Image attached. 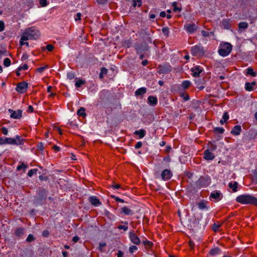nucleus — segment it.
<instances>
[{
  "instance_id": "f257e3e1",
  "label": "nucleus",
  "mask_w": 257,
  "mask_h": 257,
  "mask_svg": "<svg viewBox=\"0 0 257 257\" xmlns=\"http://www.w3.org/2000/svg\"><path fill=\"white\" fill-rule=\"evenodd\" d=\"M235 200L237 202L242 204L257 206V198L248 194L239 195L236 197Z\"/></svg>"
},
{
  "instance_id": "f03ea898",
  "label": "nucleus",
  "mask_w": 257,
  "mask_h": 257,
  "mask_svg": "<svg viewBox=\"0 0 257 257\" xmlns=\"http://www.w3.org/2000/svg\"><path fill=\"white\" fill-rule=\"evenodd\" d=\"M22 35L23 40H35L39 38L40 33L37 28L32 27L26 29Z\"/></svg>"
},
{
  "instance_id": "7ed1b4c3",
  "label": "nucleus",
  "mask_w": 257,
  "mask_h": 257,
  "mask_svg": "<svg viewBox=\"0 0 257 257\" xmlns=\"http://www.w3.org/2000/svg\"><path fill=\"white\" fill-rule=\"evenodd\" d=\"M232 50V46L229 43H224L220 44L218 50L219 54L222 57H226L228 55Z\"/></svg>"
},
{
  "instance_id": "20e7f679",
  "label": "nucleus",
  "mask_w": 257,
  "mask_h": 257,
  "mask_svg": "<svg viewBox=\"0 0 257 257\" xmlns=\"http://www.w3.org/2000/svg\"><path fill=\"white\" fill-rule=\"evenodd\" d=\"M48 191L44 188H40L37 190V196L35 199V203L38 204L41 201L46 200Z\"/></svg>"
},
{
  "instance_id": "39448f33",
  "label": "nucleus",
  "mask_w": 257,
  "mask_h": 257,
  "mask_svg": "<svg viewBox=\"0 0 257 257\" xmlns=\"http://www.w3.org/2000/svg\"><path fill=\"white\" fill-rule=\"evenodd\" d=\"M191 52L194 56H201L204 54V48L201 45H196L192 47Z\"/></svg>"
},
{
  "instance_id": "423d86ee",
  "label": "nucleus",
  "mask_w": 257,
  "mask_h": 257,
  "mask_svg": "<svg viewBox=\"0 0 257 257\" xmlns=\"http://www.w3.org/2000/svg\"><path fill=\"white\" fill-rule=\"evenodd\" d=\"M28 83L25 81L19 83L16 88V91L20 93H23L27 90Z\"/></svg>"
},
{
  "instance_id": "0eeeda50",
  "label": "nucleus",
  "mask_w": 257,
  "mask_h": 257,
  "mask_svg": "<svg viewBox=\"0 0 257 257\" xmlns=\"http://www.w3.org/2000/svg\"><path fill=\"white\" fill-rule=\"evenodd\" d=\"M8 111L10 113V117L14 119H20L22 116V110L20 109L16 111L9 109Z\"/></svg>"
},
{
  "instance_id": "6e6552de",
  "label": "nucleus",
  "mask_w": 257,
  "mask_h": 257,
  "mask_svg": "<svg viewBox=\"0 0 257 257\" xmlns=\"http://www.w3.org/2000/svg\"><path fill=\"white\" fill-rule=\"evenodd\" d=\"M222 195L220 191L216 190L210 193L209 199L210 200L214 199V201H218L222 198Z\"/></svg>"
},
{
  "instance_id": "1a4fd4ad",
  "label": "nucleus",
  "mask_w": 257,
  "mask_h": 257,
  "mask_svg": "<svg viewBox=\"0 0 257 257\" xmlns=\"http://www.w3.org/2000/svg\"><path fill=\"white\" fill-rule=\"evenodd\" d=\"M129 237L131 241L135 244L139 245L141 243L140 238L136 235L134 231H130Z\"/></svg>"
},
{
  "instance_id": "9d476101",
  "label": "nucleus",
  "mask_w": 257,
  "mask_h": 257,
  "mask_svg": "<svg viewBox=\"0 0 257 257\" xmlns=\"http://www.w3.org/2000/svg\"><path fill=\"white\" fill-rule=\"evenodd\" d=\"M184 28L188 33L191 34L197 30L198 27L195 24L189 23L185 24Z\"/></svg>"
},
{
  "instance_id": "9b49d317",
  "label": "nucleus",
  "mask_w": 257,
  "mask_h": 257,
  "mask_svg": "<svg viewBox=\"0 0 257 257\" xmlns=\"http://www.w3.org/2000/svg\"><path fill=\"white\" fill-rule=\"evenodd\" d=\"M172 176V174L170 170L168 169H165L161 173V178L164 181H167L169 180Z\"/></svg>"
},
{
  "instance_id": "f8f14e48",
  "label": "nucleus",
  "mask_w": 257,
  "mask_h": 257,
  "mask_svg": "<svg viewBox=\"0 0 257 257\" xmlns=\"http://www.w3.org/2000/svg\"><path fill=\"white\" fill-rule=\"evenodd\" d=\"M193 77H198L200 74L202 72L203 69L199 66H196L191 69Z\"/></svg>"
},
{
  "instance_id": "ddd939ff",
  "label": "nucleus",
  "mask_w": 257,
  "mask_h": 257,
  "mask_svg": "<svg viewBox=\"0 0 257 257\" xmlns=\"http://www.w3.org/2000/svg\"><path fill=\"white\" fill-rule=\"evenodd\" d=\"M89 201L92 205L95 206H98L101 204V202L95 196H91L89 197Z\"/></svg>"
},
{
  "instance_id": "4468645a",
  "label": "nucleus",
  "mask_w": 257,
  "mask_h": 257,
  "mask_svg": "<svg viewBox=\"0 0 257 257\" xmlns=\"http://www.w3.org/2000/svg\"><path fill=\"white\" fill-rule=\"evenodd\" d=\"M203 158L206 160L211 161L214 159L215 156L209 150H206L204 151Z\"/></svg>"
},
{
  "instance_id": "2eb2a0df",
  "label": "nucleus",
  "mask_w": 257,
  "mask_h": 257,
  "mask_svg": "<svg viewBox=\"0 0 257 257\" xmlns=\"http://www.w3.org/2000/svg\"><path fill=\"white\" fill-rule=\"evenodd\" d=\"M241 132V127L240 125H235L230 132V133L234 136L239 135Z\"/></svg>"
},
{
  "instance_id": "dca6fc26",
  "label": "nucleus",
  "mask_w": 257,
  "mask_h": 257,
  "mask_svg": "<svg viewBox=\"0 0 257 257\" xmlns=\"http://www.w3.org/2000/svg\"><path fill=\"white\" fill-rule=\"evenodd\" d=\"M14 139L13 145L17 146L22 145L24 144V139L21 138L20 136L17 135L15 138Z\"/></svg>"
},
{
  "instance_id": "f3484780",
  "label": "nucleus",
  "mask_w": 257,
  "mask_h": 257,
  "mask_svg": "<svg viewBox=\"0 0 257 257\" xmlns=\"http://www.w3.org/2000/svg\"><path fill=\"white\" fill-rule=\"evenodd\" d=\"M148 103L152 105H156L157 103V98L155 96H150L148 98Z\"/></svg>"
},
{
  "instance_id": "a211bd4d",
  "label": "nucleus",
  "mask_w": 257,
  "mask_h": 257,
  "mask_svg": "<svg viewBox=\"0 0 257 257\" xmlns=\"http://www.w3.org/2000/svg\"><path fill=\"white\" fill-rule=\"evenodd\" d=\"M255 82H252L251 83L246 82L245 84V89L248 91H251L253 90V87L255 85Z\"/></svg>"
},
{
  "instance_id": "6ab92c4d",
  "label": "nucleus",
  "mask_w": 257,
  "mask_h": 257,
  "mask_svg": "<svg viewBox=\"0 0 257 257\" xmlns=\"http://www.w3.org/2000/svg\"><path fill=\"white\" fill-rule=\"evenodd\" d=\"M228 187L232 189L233 192H235L237 190L238 183L237 182H230L228 184Z\"/></svg>"
},
{
  "instance_id": "aec40b11",
  "label": "nucleus",
  "mask_w": 257,
  "mask_h": 257,
  "mask_svg": "<svg viewBox=\"0 0 257 257\" xmlns=\"http://www.w3.org/2000/svg\"><path fill=\"white\" fill-rule=\"evenodd\" d=\"M147 91V88L146 87H141L135 91V95L136 96L142 95L145 94Z\"/></svg>"
},
{
  "instance_id": "412c9836",
  "label": "nucleus",
  "mask_w": 257,
  "mask_h": 257,
  "mask_svg": "<svg viewBox=\"0 0 257 257\" xmlns=\"http://www.w3.org/2000/svg\"><path fill=\"white\" fill-rule=\"evenodd\" d=\"M121 212L126 215H132L133 214V211L126 206L121 208Z\"/></svg>"
},
{
  "instance_id": "4be33fe9",
  "label": "nucleus",
  "mask_w": 257,
  "mask_h": 257,
  "mask_svg": "<svg viewBox=\"0 0 257 257\" xmlns=\"http://www.w3.org/2000/svg\"><path fill=\"white\" fill-rule=\"evenodd\" d=\"M135 134L139 135L140 139H142L146 135V131L143 129H141L135 132Z\"/></svg>"
},
{
  "instance_id": "5701e85b",
  "label": "nucleus",
  "mask_w": 257,
  "mask_h": 257,
  "mask_svg": "<svg viewBox=\"0 0 257 257\" xmlns=\"http://www.w3.org/2000/svg\"><path fill=\"white\" fill-rule=\"evenodd\" d=\"M85 109L84 107H80L77 112V114L78 115L80 116H82L83 117L86 116V113L85 112Z\"/></svg>"
},
{
  "instance_id": "b1692460",
  "label": "nucleus",
  "mask_w": 257,
  "mask_h": 257,
  "mask_svg": "<svg viewBox=\"0 0 257 257\" xmlns=\"http://www.w3.org/2000/svg\"><path fill=\"white\" fill-rule=\"evenodd\" d=\"M220 249L218 247L212 248L210 251V253L212 255H215L220 253Z\"/></svg>"
},
{
  "instance_id": "393cba45",
  "label": "nucleus",
  "mask_w": 257,
  "mask_h": 257,
  "mask_svg": "<svg viewBox=\"0 0 257 257\" xmlns=\"http://www.w3.org/2000/svg\"><path fill=\"white\" fill-rule=\"evenodd\" d=\"M246 71L247 75H249L253 77H255L257 75V73L254 72L253 69L251 67L247 68Z\"/></svg>"
},
{
  "instance_id": "a878e982",
  "label": "nucleus",
  "mask_w": 257,
  "mask_h": 257,
  "mask_svg": "<svg viewBox=\"0 0 257 257\" xmlns=\"http://www.w3.org/2000/svg\"><path fill=\"white\" fill-rule=\"evenodd\" d=\"M198 208L201 210L207 208V203L204 201H201L199 202L198 204Z\"/></svg>"
},
{
  "instance_id": "bb28decb",
  "label": "nucleus",
  "mask_w": 257,
  "mask_h": 257,
  "mask_svg": "<svg viewBox=\"0 0 257 257\" xmlns=\"http://www.w3.org/2000/svg\"><path fill=\"white\" fill-rule=\"evenodd\" d=\"M4 145L5 144H10V145H13L14 143V139L11 138H3Z\"/></svg>"
},
{
  "instance_id": "cd10ccee",
  "label": "nucleus",
  "mask_w": 257,
  "mask_h": 257,
  "mask_svg": "<svg viewBox=\"0 0 257 257\" xmlns=\"http://www.w3.org/2000/svg\"><path fill=\"white\" fill-rule=\"evenodd\" d=\"M238 28L239 29H246L248 26V25L247 24V23L246 22H240L238 24Z\"/></svg>"
},
{
  "instance_id": "c85d7f7f",
  "label": "nucleus",
  "mask_w": 257,
  "mask_h": 257,
  "mask_svg": "<svg viewBox=\"0 0 257 257\" xmlns=\"http://www.w3.org/2000/svg\"><path fill=\"white\" fill-rule=\"evenodd\" d=\"M143 243L145 246L146 248H151L153 245L152 242L149 241L147 239L143 240Z\"/></svg>"
},
{
  "instance_id": "c756f323",
  "label": "nucleus",
  "mask_w": 257,
  "mask_h": 257,
  "mask_svg": "<svg viewBox=\"0 0 257 257\" xmlns=\"http://www.w3.org/2000/svg\"><path fill=\"white\" fill-rule=\"evenodd\" d=\"M107 73V69L105 67H102L101 69L100 73L99 75V78L102 79L104 75H106Z\"/></svg>"
},
{
  "instance_id": "7c9ffc66",
  "label": "nucleus",
  "mask_w": 257,
  "mask_h": 257,
  "mask_svg": "<svg viewBox=\"0 0 257 257\" xmlns=\"http://www.w3.org/2000/svg\"><path fill=\"white\" fill-rule=\"evenodd\" d=\"M214 131L215 133L217 134H223L225 130L222 127H216L214 128Z\"/></svg>"
},
{
  "instance_id": "2f4dec72",
  "label": "nucleus",
  "mask_w": 257,
  "mask_h": 257,
  "mask_svg": "<svg viewBox=\"0 0 257 257\" xmlns=\"http://www.w3.org/2000/svg\"><path fill=\"white\" fill-rule=\"evenodd\" d=\"M172 6L173 7V11L174 12H180L181 11V9L177 7V3L174 2L172 4Z\"/></svg>"
},
{
  "instance_id": "473e14b6",
  "label": "nucleus",
  "mask_w": 257,
  "mask_h": 257,
  "mask_svg": "<svg viewBox=\"0 0 257 257\" xmlns=\"http://www.w3.org/2000/svg\"><path fill=\"white\" fill-rule=\"evenodd\" d=\"M24 233V229L22 228H17L16 230V234L18 236H21Z\"/></svg>"
},
{
  "instance_id": "72a5a7b5",
  "label": "nucleus",
  "mask_w": 257,
  "mask_h": 257,
  "mask_svg": "<svg viewBox=\"0 0 257 257\" xmlns=\"http://www.w3.org/2000/svg\"><path fill=\"white\" fill-rule=\"evenodd\" d=\"M190 84L191 82L189 81L185 80L182 82V85L184 88L186 89L189 87Z\"/></svg>"
},
{
  "instance_id": "f704fd0d",
  "label": "nucleus",
  "mask_w": 257,
  "mask_h": 257,
  "mask_svg": "<svg viewBox=\"0 0 257 257\" xmlns=\"http://www.w3.org/2000/svg\"><path fill=\"white\" fill-rule=\"evenodd\" d=\"M11 64V60L9 58H6L4 59V65L6 67H8L10 66Z\"/></svg>"
},
{
  "instance_id": "c9c22d12",
  "label": "nucleus",
  "mask_w": 257,
  "mask_h": 257,
  "mask_svg": "<svg viewBox=\"0 0 257 257\" xmlns=\"http://www.w3.org/2000/svg\"><path fill=\"white\" fill-rule=\"evenodd\" d=\"M162 32L165 36H168L169 34V29L167 27H163Z\"/></svg>"
},
{
  "instance_id": "e433bc0d",
  "label": "nucleus",
  "mask_w": 257,
  "mask_h": 257,
  "mask_svg": "<svg viewBox=\"0 0 257 257\" xmlns=\"http://www.w3.org/2000/svg\"><path fill=\"white\" fill-rule=\"evenodd\" d=\"M141 48V51L142 52V53H144V52L146 51L148 49V46L147 45H141V46H139L136 48L139 49Z\"/></svg>"
},
{
  "instance_id": "4c0bfd02",
  "label": "nucleus",
  "mask_w": 257,
  "mask_h": 257,
  "mask_svg": "<svg viewBox=\"0 0 257 257\" xmlns=\"http://www.w3.org/2000/svg\"><path fill=\"white\" fill-rule=\"evenodd\" d=\"M37 171V169H31L28 172V175L29 177H32L34 174H36Z\"/></svg>"
},
{
  "instance_id": "58836bf2",
  "label": "nucleus",
  "mask_w": 257,
  "mask_h": 257,
  "mask_svg": "<svg viewBox=\"0 0 257 257\" xmlns=\"http://www.w3.org/2000/svg\"><path fill=\"white\" fill-rule=\"evenodd\" d=\"M84 83V81H83L81 79H80L75 82V85L76 87H80Z\"/></svg>"
},
{
  "instance_id": "ea45409f",
  "label": "nucleus",
  "mask_w": 257,
  "mask_h": 257,
  "mask_svg": "<svg viewBox=\"0 0 257 257\" xmlns=\"http://www.w3.org/2000/svg\"><path fill=\"white\" fill-rule=\"evenodd\" d=\"M142 5V1L141 0H136L133 1V6L134 7L138 6V7L141 6Z\"/></svg>"
},
{
  "instance_id": "a19ab883",
  "label": "nucleus",
  "mask_w": 257,
  "mask_h": 257,
  "mask_svg": "<svg viewBox=\"0 0 257 257\" xmlns=\"http://www.w3.org/2000/svg\"><path fill=\"white\" fill-rule=\"evenodd\" d=\"M35 239V237L34 236H33V235H32V234H30L27 237V239H26V241L27 242H32L33 241V240H34Z\"/></svg>"
},
{
  "instance_id": "79ce46f5",
  "label": "nucleus",
  "mask_w": 257,
  "mask_h": 257,
  "mask_svg": "<svg viewBox=\"0 0 257 257\" xmlns=\"http://www.w3.org/2000/svg\"><path fill=\"white\" fill-rule=\"evenodd\" d=\"M111 197L112 198H114L115 199V200L117 202H121V203H124V201L123 199H122L118 197H116L114 195H111Z\"/></svg>"
},
{
  "instance_id": "37998d69",
  "label": "nucleus",
  "mask_w": 257,
  "mask_h": 257,
  "mask_svg": "<svg viewBox=\"0 0 257 257\" xmlns=\"http://www.w3.org/2000/svg\"><path fill=\"white\" fill-rule=\"evenodd\" d=\"M28 69V65L26 64H24L23 66H20L18 67V71L22 70H26Z\"/></svg>"
},
{
  "instance_id": "c03bdc74",
  "label": "nucleus",
  "mask_w": 257,
  "mask_h": 257,
  "mask_svg": "<svg viewBox=\"0 0 257 257\" xmlns=\"http://www.w3.org/2000/svg\"><path fill=\"white\" fill-rule=\"evenodd\" d=\"M138 249V247L136 245H131L129 247V251L131 253H133L135 250H137Z\"/></svg>"
},
{
  "instance_id": "a18cd8bd",
  "label": "nucleus",
  "mask_w": 257,
  "mask_h": 257,
  "mask_svg": "<svg viewBox=\"0 0 257 257\" xmlns=\"http://www.w3.org/2000/svg\"><path fill=\"white\" fill-rule=\"evenodd\" d=\"M137 54L140 55V59H143L144 57V55L143 53L141 51V48L139 49H137Z\"/></svg>"
},
{
  "instance_id": "49530a36",
  "label": "nucleus",
  "mask_w": 257,
  "mask_h": 257,
  "mask_svg": "<svg viewBox=\"0 0 257 257\" xmlns=\"http://www.w3.org/2000/svg\"><path fill=\"white\" fill-rule=\"evenodd\" d=\"M74 74L72 72H68L67 74V77L70 80L73 79L74 78Z\"/></svg>"
},
{
  "instance_id": "de8ad7c7",
  "label": "nucleus",
  "mask_w": 257,
  "mask_h": 257,
  "mask_svg": "<svg viewBox=\"0 0 257 257\" xmlns=\"http://www.w3.org/2000/svg\"><path fill=\"white\" fill-rule=\"evenodd\" d=\"M27 168V166L26 165H25L24 163H22L21 165H19L17 167V170L19 171L22 169H26Z\"/></svg>"
},
{
  "instance_id": "09e8293b",
  "label": "nucleus",
  "mask_w": 257,
  "mask_h": 257,
  "mask_svg": "<svg viewBox=\"0 0 257 257\" xmlns=\"http://www.w3.org/2000/svg\"><path fill=\"white\" fill-rule=\"evenodd\" d=\"M229 118V115L227 112H225L223 113L222 116V119L224 120V121H226Z\"/></svg>"
},
{
  "instance_id": "8fccbe9b",
  "label": "nucleus",
  "mask_w": 257,
  "mask_h": 257,
  "mask_svg": "<svg viewBox=\"0 0 257 257\" xmlns=\"http://www.w3.org/2000/svg\"><path fill=\"white\" fill-rule=\"evenodd\" d=\"M220 227V224H216L214 223L213 225L212 229L214 231H217L219 230V227Z\"/></svg>"
},
{
  "instance_id": "3c124183",
  "label": "nucleus",
  "mask_w": 257,
  "mask_h": 257,
  "mask_svg": "<svg viewBox=\"0 0 257 257\" xmlns=\"http://www.w3.org/2000/svg\"><path fill=\"white\" fill-rule=\"evenodd\" d=\"M5 23L3 21H0V32H3L5 30Z\"/></svg>"
},
{
  "instance_id": "603ef678",
  "label": "nucleus",
  "mask_w": 257,
  "mask_h": 257,
  "mask_svg": "<svg viewBox=\"0 0 257 257\" xmlns=\"http://www.w3.org/2000/svg\"><path fill=\"white\" fill-rule=\"evenodd\" d=\"M117 228L119 229H123L124 231H126L128 229V226L127 225H118L117 226Z\"/></svg>"
},
{
  "instance_id": "864d4df0",
  "label": "nucleus",
  "mask_w": 257,
  "mask_h": 257,
  "mask_svg": "<svg viewBox=\"0 0 257 257\" xmlns=\"http://www.w3.org/2000/svg\"><path fill=\"white\" fill-rule=\"evenodd\" d=\"M54 49V46L51 44H49L46 46V49L48 51H52Z\"/></svg>"
},
{
  "instance_id": "5fc2aeb1",
  "label": "nucleus",
  "mask_w": 257,
  "mask_h": 257,
  "mask_svg": "<svg viewBox=\"0 0 257 257\" xmlns=\"http://www.w3.org/2000/svg\"><path fill=\"white\" fill-rule=\"evenodd\" d=\"M40 4L42 7H45L47 5V0H40Z\"/></svg>"
},
{
  "instance_id": "6e6d98bb",
  "label": "nucleus",
  "mask_w": 257,
  "mask_h": 257,
  "mask_svg": "<svg viewBox=\"0 0 257 257\" xmlns=\"http://www.w3.org/2000/svg\"><path fill=\"white\" fill-rule=\"evenodd\" d=\"M2 133L5 135H7L8 134V129L5 127H2Z\"/></svg>"
},
{
  "instance_id": "4d7b16f0",
  "label": "nucleus",
  "mask_w": 257,
  "mask_h": 257,
  "mask_svg": "<svg viewBox=\"0 0 257 257\" xmlns=\"http://www.w3.org/2000/svg\"><path fill=\"white\" fill-rule=\"evenodd\" d=\"M106 243L105 242H101L99 243V249L101 251L103 247L106 246Z\"/></svg>"
},
{
  "instance_id": "13d9d810",
  "label": "nucleus",
  "mask_w": 257,
  "mask_h": 257,
  "mask_svg": "<svg viewBox=\"0 0 257 257\" xmlns=\"http://www.w3.org/2000/svg\"><path fill=\"white\" fill-rule=\"evenodd\" d=\"M81 14L80 13H77L76 17H75V20L76 21L80 20L81 19Z\"/></svg>"
},
{
  "instance_id": "bf43d9fd",
  "label": "nucleus",
  "mask_w": 257,
  "mask_h": 257,
  "mask_svg": "<svg viewBox=\"0 0 257 257\" xmlns=\"http://www.w3.org/2000/svg\"><path fill=\"white\" fill-rule=\"evenodd\" d=\"M201 34L202 35V36L204 37H208L209 36V33L207 31H205L204 30H202L201 31Z\"/></svg>"
},
{
  "instance_id": "052dcab7",
  "label": "nucleus",
  "mask_w": 257,
  "mask_h": 257,
  "mask_svg": "<svg viewBox=\"0 0 257 257\" xmlns=\"http://www.w3.org/2000/svg\"><path fill=\"white\" fill-rule=\"evenodd\" d=\"M142 146V143L141 142H138L135 145L136 149H139Z\"/></svg>"
},
{
  "instance_id": "680f3d73",
  "label": "nucleus",
  "mask_w": 257,
  "mask_h": 257,
  "mask_svg": "<svg viewBox=\"0 0 257 257\" xmlns=\"http://www.w3.org/2000/svg\"><path fill=\"white\" fill-rule=\"evenodd\" d=\"M28 40H23V35L22 34L21 38L20 41V44L21 46H23L25 45V42L24 41H27Z\"/></svg>"
},
{
  "instance_id": "e2e57ef3",
  "label": "nucleus",
  "mask_w": 257,
  "mask_h": 257,
  "mask_svg": "<svg viewBox=\"0 0 257 257\" xmlns=\"http://www.w3.org/2000/svg\"><path fill=\"white\" fill-rule=\"evenodd\" d=\"M46 67H41L37 68V71L39 73H42L44 70L45 69Z\"/></svg>"
},
{
  "instance_id": "0e129e2a",
  "label": "nucleus",
  "mask_w": 257,
  "mask_h": 257,
  "mask_svg": "<svg viewBox=\"0 0 257 257\" xmlns=\"http://www.w3.org/2000/svg\"><path fill=\"white\" fill-rule=\"evenodd\" d=\"M117 257H123V252L121 250H118V252L116 254Z\"/></svg>"
},
{
  "instance_id": "69168bd1",
  "label": "nucleus",
  "mask_w": 257,
  "mask_h": 257,
  "mask_svg": "<svg viewBox=\"0 0 257 257\" xmlns=\"http://www.w3.org/2000/svg\"><path fill=\"white\" fill-rule=\"evenodd\" d=\"M79 239V237H78L77 236H74L72 238V241L74 242H77Z\"/></svg>"
},
{
  "instance_id": "338daca9",
  "label": "nucleus",
  "mask_w": 257,
  "mask_h": 257,
  "mask_svg": "<svg viewBox=\"0 0 257 257\" xmlns=\"http://www.w3.org/2000/svg\"><path fill=\"white\" fill-rule=\"evenodd\" d=\"M112 188L114 189H118L120 188V185L119 184H114L112 185Z\"/></svg>"
},
{
  "instance_id": "774afa93",
  "label": "nucleus",
  "mask_w": 257,
  "mask_h": 257,
  "mask_svg": "<svg viewBox=\"0 0 257 257\" xmlns=\"http://www.w3.org/2000/svg\"><path fill=\"white\" fill-rule=\"evenodd\" d=\"M53 149L56 151H59L60 150V147L56 145L53 147Z\"/></svg>"
}]
</instances>
